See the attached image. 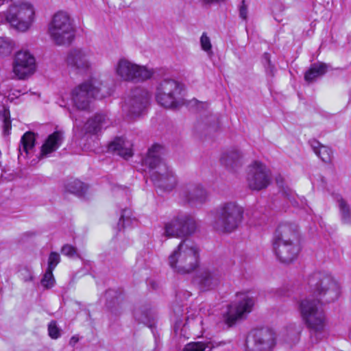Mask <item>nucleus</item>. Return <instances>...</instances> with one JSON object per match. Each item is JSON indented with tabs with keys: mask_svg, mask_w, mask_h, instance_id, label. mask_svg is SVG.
I'll return each instance as SVG.
<instances>
[{
	"mask_svg": "<svg viewBox=\"0 0 351 351\" xmlns=\"http://www.w3.org/2000/svg\"><path fill=\"white\" fill-rule=\"evenodd\" d=\"M14 47V42L8 37H0V56H9Z\"/></svg>",
	"mask_w": 351,
	"mask_h": 351,
	"instance_id": "nucleus-35",
	"label": "nucleus"
},
{
	"mask_svg": "<svg viewBox=\"0 0 351 351\" xmlns=\"http://www.w3.org/2000/svg\"><path fill=\"white\" fill-rule=\"evenodd\" d=\"M263 61H264V64H265L267 71H269L271 75H273L274 66L271 64V61H270L269 56L268 53L264 54Z\"/></svg>",
	"mask_w": 351,
	"mask_h": 351,
	"instance_id": "nucleus-44",
	"label": "nucleus"
},
{
	"mask_svg": "<svg viewBox=\"0 0 351 351\" xmlns=\"http://www.w3.org/2000/svg\"><path fill=\"white\" fill-rule=\"evenodd\" d=\"M308 289L316 297L306 298L301 300L299 310L302 320L310 331V339L313 343H317L326 335V318L319 304L330 303L340 295V286L338 282L325 271H317L309 276L307 280Z\"/></svg>",
	"mask_w": 351,
	"mask_h": 351,
	"instance_id": "nucleus-1",
	"label": "nucleus"
},
{
	"mask_svg": "<svg viewBox=\"0 0 351 351\" xmlns=\"http://www.w3.org/2000/svg\"><path fill=\"white\" fill-rule=\"evenodd\" d=\"M246 180L250 189L254 191L264 189L271 182L270 171L263 163L254 161L248 167Z\"/></svg>",
	"mask_w": 351,
	"mask_h": 351,
	"instance_id": "nucleus-14",
	"label": "nucleus"
},
{
	"mask_svg": "<svg viewBox=\"0 0 351 351\" xmlns=\"http://www.w3.org/2000/svg\"><path fill=\"white\" fill-rule=\"evenodd\" d=\"M171 268L180 274H189L199 265V250L189 239L182 241L169 257Z\"/></svg>",
	"mask_w": 351,
	"mask_h": 351,
	"instance_id": "nucleus-4",
	"label": "nucleus"
},
{
	"mask_svg": "<svg viewBox=\"0 0 351 351\" xmlns=\"http://www.w3.org/2000/svg\"><path fill=\"white\" fill-rule=\"evenodd\" d=\"M48 34L56 45H70L74 40L75 29L69 14L63 11L56 13L49 23Z\"/></svg>",
	"mask_w": 351,
	"mask_h": 351,
	"instance_id": "nucleus-6",
	"label": "nucleus"
},
{
	"mask_svg": "<svg viewBox=\"0 0 351 351\" xmlns=\"http://www.w3.org/2000/svg\"><path fill=\"white\" fill-rule=\"evenodd\" d=\"M112 123L108 112H99L88 119L82 126L75 124L73 130L81 138L86 136L98 137L110 127Z\"/></svg>",
	"mask_w": 351,
	"mask_h": 351,
	"instance_id": "nucleus-9",
	"label": "nucleus"
},
{
	"mask_svg": "<svg viewBox=\"0 0 351 351\" xmlns=\"http://www.w3.org/2000/svg\"><path fill=\"white\" fill-rule=\"evenodd\" d=\"M178 330H179V326H178V324H176V326H175V332H176V334H178Z\"/></svg>",
	"mask_w": 351,
	"mask_h": 351,
	"instance_id": "nucleus-48",
	"label": "nucleus"
},
{
	"mask_svg": "<svg viewBox=\"0 0 351 351\" xmlns=\"http://www.w3.org/2000/svg\"><path fill=\"white\" fill-rule=\"evenodd\" d=\"M48 332L51 339H56L60 336V331L56 321L52 320L48 324Z\"/></svg>",
	"mask_w": 351,
	"mask_h": 351,
	"instance_id": "nucleus-41",
	"label": "nucleus"
},
{
	"mask_svg": "<svg viewBox=\"0 0 351 351\" xmlns=\"http://www.w3.org/2000/svg\"><path fill=\"white\" fill-rule=\"evenodd\" d=\"M273 247L276 257L283 263H291L300 252L298 244H273Z\"/></svg>",
	"mask_w": 351,
	"mask_h": 351,
	"instance_id": "nucleus-20",
	"label": "nucleus"
},
{
	"mask_svg": "<svg viewBox=\"0 0 351 351\" xmlns=\"http://www.w3.org/2000/svg\"><path fill=\"white\" fill-rule=\"evenodd\" d=\"M180 195L184 202L197 205L206 201L207 193L200 184L188 183L181 187Z\"/></svg>",
	"mask_w": 351,
	"mask_h": 351,
	"instance_id": "nucleus-17",
	"label": "nucleus"
},
{
	"mask_svg": "<svg viewBox=\"0 0 351 351\" xmlns=\"http://www.w3.org/2000/svg\"><path fill=\"white\" fill-rule=\"evenodd\" d=\"M283 194L293 205L295 206L298 204L295 194L289 189H284Z\"/></svg>",
	"mask_w": 351,
	"mask_h": 351,
	"instance_id": "nucleus-43",
	"label": "nucleus"
},
{
	"mask_svg": "<svg viewBox=\"0 0 351 351\" xmlns=\"http://www.w3.org/2000/svg\"><path fill=\"white\" fill-rule=\"evenodd\" d=\"M134 316L138 322L143 323L148 326H152L153 315L151 310L147 306H139L135 307Z\"/></svg>",
	"mask_w": 351,
	"mask_h": 351,
	"instance_id": "nucleus-26",
	"label": "nucleus"
},
{
	"mask_svg": "<svg viewBox=\"0 0 351 351\" xmlns=\"http://www.w3.org/2000/svg\"><path fill=\"white\" fill-rule=\"evenodd\" d=\"M149 95L141 88L132 90L125 98L122 110L130 118L140 116L149 104Z\"/></svg>",
	"mask_w": 351,
	"mask_h": 351,
	"instance_id": "nucleus-13",
	"label": "nucleus"
},
{
	"mask_svg": "<svg viewBox=\"0 0 351 351\" xmlns=\"http://www.w3.org/2000/svg\"><path fill=\"white\" fill-rule=\"evenodd\" d=\"M0 15L14 29L25 32L33 25L35 11L33 5L28 2H17L10 5Z\"/></svg>",
	"mask_w": 351,
	"mask_h": 351,
	"instance_id": "nucleus-5",
	"label": "nucleus"
},
{
	"mask_svg": "<svg viewBox=\"0 0 351 351\" xmlns=\"http://www.w3.org/2000/svg\"><path fill=\"white\" fill-rule=\"evenodd\" d=\"M275 345L276 336L271 329L256 328L247 336L245 351H271Z\"/></svg>",
	"mask_w": 351,
	"mask_h": 351,
	"instance_id": "nucleus-11",
	"label": "nucleus"
},
{
	"mask_svg": "<svg viewBox=\"0 0 351 351\" xmlns=\"http://www.w3.org/2000/svg\"><path fill=\"white\" fill-rule=\"evenodd\" d=\"M297 228L292 224L283 223L279 225L276 229L273 239V244H297Z\"/></svg>",
	"mask_w": 351,
	"mask_h": 351,
	"instance_id": "nucleus-19",
	"label": "nucleus"
},
{
	"mask_svg": "<svg viewBox=\"0 0 351 351\" xmlns=\"http://www.w3.org/2000/svg\"><path fill=\"white\" fill-rule=\"evenodd\" d=\"M90 51L82 49L71 50L66 57V63L69 66L78 70L84 71L90 66Z\"/></svg>",
	"mask_w": 351,
	"mask_h": 351,
	"instance_id": "nucleus-18",
	"label": "nucleus"
},
{
	"mask_svg": "<svg viewBox=\"0 0 351 351\" xmlns=\"http://www.w3.org/2000/svg\"><path fill=\"white\" fill-rule=\"evenodd\" d=\"M56 280L53 275V271L46 270L40 283L45 289H50L55 285Z\"/></svg>",
	"mask_w": 351,
	"mask_h": 351,
	"instance_id": "nucleus-38",
	"label": "nucleus"
},
{
	"mask_svg": "<svg viewBox=\"0 0 351 351\" xmlns=\"http://www.w3.org/2000/svg\"><path fill=\"white\" fill-rule=\"evenodd\" d=\"M203 324L202 317L197 315L193 317H187L186 323L184 325V328H190L194 332L199 330V332H202L204 330Z\"/></svg>",
	"mask_w": 351,
	"mask_h": 351,
	"instance_id": "nucleus-33",
	"label": "nucleus"
},
{
	"mask_svg": "<svg viewBox=\"0 0 351 351\" xmlns=\"http://www.w3.org/2000/svg\"><path fill=\"white\" fill-rule=\"evenodd\" d=\"M36 70V59L29 51L21 50L16 53L12 62V71L19 80L29 77Z\"/></svg>",
	"mask_w": 351,
	"mask_h": 351,
	"instance_id": "nucleus-15",
	"label": "nucleus"
},
{
	"mask_svg": "<svg viewBox=\"0 0 351 351\" xmlns=\"http://www.w3.org/2000/svg\"><path fill=\"white\" fill-rule=\"evenodd\" d=\"M106 298L107 300V306L112 311L117 310V308L119 306L121 301V295L114 290H108L106 293Z\"/></svg>",
	"mask_w": 351,
	"mask_h": 351,
	"instance_id": "nucleus-32",
	"label": "nucleus"
},
{
	"mask_svg": "<svg viewBox=\"0 0 351 351\" xmlns=\"http://www.w3.org/2000/svg\"><path fill=\"white\" fill-rule=\"evenodd\" d=\"M60 261V256L58 253L52 252L48 258V266L47 270L53 271Z\"/></svg>",
	"mask_w": 351,
	"mask_h": 351,
	"instance_id": "nucleus-39",
	"label": "nucleus"
},
{
	"mask_svg": "<svg viewBox=\"0 0 351 351\" xmlns=\"http://www.w3.org/2000/svg\"><path fill=\"white\" fill-rule=\"evenodd\" d=\"M131 210L129 208H125L122 210L121 215L118 223V228L121 230L126 226L132 224V219L131 218ZM135 220V219H133Z\"/></svg>",
	"mask_w": 351,
	"mask_h": 351,
	"instance_id": "nucleus-37",
	"label": "nucleus"
},
{
	"mask_svg": "<svg viewBox=\"0 0 351 351\" xmlns=\"http://www.w3.org/2000/svg\"><path fill=\"white\" fill-rule=\"evenodd\" d=\"M221 273L215 268H202L194 278V283L202 291L214 289L221 280Z\"/></svg>",
	"mask_w": 351,
	"mask_h": 351,
	"instance_id": "nucleus-16",
	"label": "nucleus"
},
{
	"mask_svg": "<svg viewBox=\"0 0 351 351\" xmlns=\"http://www.w3.org/2000/svg\"><path fill=\"white\" fill-rule=\"evenodd\" d=\"M182 85L172 79H165L156 88V99L157 102L167 108H177L184 102L180 97Z\"/></svg>",
	"mask_w": 351,
	"mask_h": 351,
	"instance_id": "nucleus-8",
	"label": "nucleus"
},
{
	"mask_svg": "<svg viewBox=\"0 0 351 351\" xmlns=\"http://www.w3.org/2000/svg\"><path fill=\"white\" fill-rule=\"evenodd\" d=\"M241 158L240 152L238 150L232 149L222 156L221 162L227 167L233 169L240 165Z\"/></svg>",
	"mask_w": 351,
	"mask_h": 351,
	"instance_id": "nucleus-27",
	"label": "nucleus"
},
{
	"mask_svg": "<svg viewBox=\"0 0 351 351\" xmlns=\"http://www.w3.org/2000/svg\"><path fill=\"white\" fill-rule=\"evenodd\" d=\"M337 202L341 223L350 224L351 223V209L350 206L342 198L339 199Z\"/></svg>",
	"mask_w": 351,
	"mask_h": 351,
	"instance_id": "nucleus-30",
	"label": "nucleus"
},
{
	"mask_svg": "<svg viewBox=\"0 0 351 351\" xmlns=\"http://www.w3.org/2000/svg\"><path fill=\"white\" fill-rule=\"evenodd\" d=\"M327 71V65L324 63L313 64L310 69L306 71L304 79L308 82L315 80L323 75Z\"/></svg>",
	"mask_w": 351,
	"mask_h": 351,
	"instance_id": "nucleus-29",
	"label": "nucleus"
},
{
	"mask_svg": "<svg viewBox=\"0 0 351 351\" xmlns=\"http://www.w3.org/2000/svg\"><path fill=\"white\" fill-rule=\"evenodd\" d=\"M200 44L202 49L208 53H212V45L210 38L206 33L204 32L200 38Z\"/></svg>",
	"mask_w": 351,
	"mask_h": 351,
	"instance_id": "nucleus-42",
	"label": "nucleus"
},
{
	"mask_svg": "<svg viewBox=\"0 0 351 351\" xmlns=\"http://www.w3.org/2000/svg\"><path fill=\"white\" fill-rule=\"evenodd\" d=\"M131 145L123 138L117 137L109 144V149L116 152L118 155L127 159L132 156Z\"/></svg>",
	"mask_w": 351,
	"mask_h": 351,
	"instance_id": "nucleus-23",
	"label": "nucleus"
},
{
	"mask_svg": "<svg viewBox=\"0 0 351 351\" xmlns=\"http://www.w3.org/2000/svg\"><path fill=\"white\" fill-rule=\"evenodd\" d=\"M282 178L281 176H279L278 178H276V182L277 184L280 186V187H282Z\"/></svg>",
	"mask_w": 351,
	"mask_h": 351,
	"instance_id": "nucleus-47",
	"label": "nucleus"
},
{
	"mask_svg": "<svg viewBox=\"0 0 351 351\" xmlns=\"http://www.w3.org/2000/svg\"><path fill=\"white\" fill-rule=\"evenodd\" d=\"M78 341H79L78 337H77L75 336H73L70 339L69 344L73 346L75 343H77Z\"/></svg>",
	"mask_w": 351,
	"mask_h": 351,
	"instance_id": "nucleus-46",
	"label": "nucleus"
},
{
	"mask_svg": "<svg viewBox=\"0 0 351 351\" xmlns=\"http://www.w3.org/2000/svg\"><path fill=\"white\" fill-rule=\"evenodd\" d=\"M0 121L1 122L3 134L4 136L10 135L12 129V121L10 111L8 109L3 108L1 112H0Z\"/></svg>",
	"mask_w": 351,
	"mask_h": 351,
	"instance_id": "nucleus-34",
	"label": "nucleus"
},
{
	"mask_svg": "<svg viewBox=\"0 0 351 351\" xmlns=\"http://www.w3.org/2000/svg\"><path fill=\"white\" fill-rule=\"evenodd\" d=\"M311 145L315 154L324 162L328 163L332 159V151L330 148L321 145L317 141H312Z\"/></svg>",
	"mask_w": 351,
	"mask_h": 351,
	"instance_id": "nucleus-28",
	"label": "nucleus"
},
{
	"mask_svg": "<svg viewBox=\"0 0 351 351\" xmlns=\"http://www.w3.org/2000/svg\"><path fill=\"white\" fill-rule=\"evenodd\" d=\"M162 147L158 144L150 147L143 160V165L149 168L151 179L156 186L165 191H171L176 186L177 180L173 172L162 161Z\"/></svg>",
	"mask_w": 351,
	"mask_h": 351,
	"instance_id": "nucleus-2",
	"label": "nucleus"
},
{
	"mask_svg": "<svg viewBox=\"0 0 351 351\" xmlns=\"http://www.w3.org/2000/svg\"><path fill=\"white\" fill-rule=\"evenodd\" d=\"M115 73L122 80L139 82L151 78L154 74L152 69L140 66L130 60L121 58L114 67Z\"/></svg>",
	"mask_w": 351,
	"mask_h": 351,
	"instance_id": "nucleus-10",
	"label": "nucleus"
},
{
	"mask_svg": "<svg viewBox=\"0 0 351 351\" xmlns=\"http://www.w3.org/2000/svg\"><path fill=\"white\" fill-rule=\"evenodd\" d=\"M63 139L64 134L62 131H56L49 135L41 147L40 157H47L56 151L62 145Z\"/></svg>",
	"mask_w": 351,
	"mask_h": 351,
	"instance_id": "nucleus-21",
	"label": "nucleus"
},
{
	"mask_svg": "<svg viewBox=\"0 0 351 351\" xmlns=\"http://www.w3.org/2000/svg\"><path fill=\"white\" fill-rule=\"evenodd\" d=\"M213 346L210 342H192L188 343L183 351H212Z\"/></svg>",
	"mask_w": 351,
	"mask_h": 351,
	"instance_id": "nucleus-36",
	"label": "nucleus"
},
{
	"mask_svg": "<svg viewBox=\"0 0 351 351\" xmlns=\"http://www.w3.org/2000/svg\"><path fill=\"white\" fill-rule=\"evenodd\" d=\"M106 89V86L95 80L82 83L71 93L73 103L77 109L86 110L92 99H102L110 95Z\"/></svg>",
	"mask_w": 351,
	"mask_h": 351,
	"instance_id": "nucleus-7",
	"label": "nucleus"
},
{
	"mask_svg": "<svg viewBox=\"0 0 351 351\" xmlns=\"http://www.w3.org/2000/svg\"><path fill=\"white\" fill-rule=\"evenodd\" d=\"M66 189L77 196H82L85 194L87 186L80 180H73L66 184Z\"/></svg>",
	"mask_w": 351,
	"mask_h": 351,
	"instance_id": "nucleus-31",
	"label": "nucleus"
},
{
	"mask_svg": "<svg viewBox=\"0 0 351 351\" xmlns=\"http://www.w3.org/2000/svg\"><path fill=\"white\" fill-rule=\"evenodd\" d=\"M35 134L32 132H25L21 137L19 146V159L21 157L26 158L35 146Z\"/></svg>",
	"mask_w": 351,
	"mask_h": 351,
	"instance_id": "nucleus-22",
	"label": "nucleus"
},
{
	"mask_svg": "<svg viewBox=\"0 0 351 351\" xmlns=\"http://www.w3.org/2000/svg\"><path fill=\"white\" fill-rule=\"evenodd\" d=\"M184 222V218H180V213L174 216L170 221L166 222L164 226V234L167 237L182 238L180 223Z\"/></svg>",
	"mask_w": 351,
	"mask_h": 351,
	"instance_id": "nucleus-24",
	"label": "nucleus"
},
{
	"mask_svg": "<svg viewBox=\"0 0 351 351\" xmlns=\"http://www.w3.org/2000/svg\"><path fill=\"white\" fill-rule=\"evenodd\" d=\"M61 253L69 258L80 257L77 248L69 244H65L62 247Z\"/></svg>",
	"mask_w": 351,
	"mask_h": 351,
	"instance_id": "nucleus-40",
	"label": "nucleus"
},
{
	"mask_svg": "<svg viewBox=\"0 0 351 351\" xmlns=\"http://www.w3.org/2000/svg\"><path fill=\"white\" fill-rule=\"evenodd\" d=\"M247 14V6L245 4V1L243 0L242 4L239 9V14H240L241 18H242L243 19H246Z\"/></svg>",
	"mask_w": 351,
	"mask_h": 351,
	"instance_id": "nucleus-45",
	"label": "nucleus"
},
{
	"mask_svg": "<svg viewBox=\"0 0 351 351\" xmlns=\"http://www.w3.org/2000/svg\"><path fill=\"white\" fill-rule=\"evenodd\" d=\"M237 298L235 302L228 306V311L223 315V321L228 327L245 319L254 304L253 299L244 293H238Z\"/></svg>",
	"mask_w": 351,
	"mask_h": 351,
	"instance_id": "nucleus-12",
	"label": "nucleus"
},
{
	"mask_svg": "<svg viewBox=\"0 0 351 351\" xmlns=\"http://www.w3.org/2000/svg\"><path fill=\"white\" fill-rule=\"evenodd\" d=\"M214 219L211 226L219 233L230 234L235 232L243 223L244 208L234 201L219 204L213 212Z\"/></svg>",
	"mask_w": 351,
	"mask_h": 351,
	"instance_id": "nucleus-3",
	"label": "nucleus"
},
{
	"mask_svg": "<svg viewBox=\"0 0 351 351\" xmlns=\"http://www.w3.org/2000/svg\"><path fill=\"white\" fill-rule=\"evenodd\" d=\"M180 218H184V222L180 223L182 237H185L193 234L197 228V223L195 218L186 213H180Z\"/></svg>",
	"mask_w": 351,
	"mask_h": 351,
	"instance_id": "nucleus-25",
	"label": "nucleus"
}]
</instances>
